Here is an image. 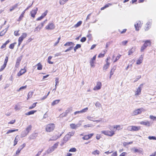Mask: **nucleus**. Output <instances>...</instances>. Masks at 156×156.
I'll use <instances>...</instances> for the list:
<instances>
[{"label":"nucleus","mask_w":156,"mask_h":156,"mask_svg":"<svg viewBox=\"0 0 156 156\" xmlns=\"http://www.w3.org/2000/svg\"><path fill=\"white\" fill-rule=\"evenodd\" d=\"M106 63L105 64L103 67V69H107L109 67L110 63H109L108 62L106 61Z\"/></svg>","instance_id":"5701e85b"},{"label":"nucleus","mask_w":156,"mask_h":156,"mask_svg":"<svg viewBox=\"0 0 156 156\" xmlns=\"http://www.w3.org/2000/svg\"><path fill=\"white\" fill-rule=\"evenodd\" d=\"M25 12V11H24L22 12L21 15L20 16L19 18L17 20V21H20L22 19V18L23 17L24 14Z\"/></svg>","instance_id":"a878e982"},{"label":"nucleus","mask_w":156,"mask_h":156,"mask_svg":"<svg viewBox=\"0 0 156 156\" xmlns=\"http://www.w3.org/2000/svg\"><path fill=\"white\" fill-rule=\"evenodd\" d=\"M38 10V9L37 8H36V9L33 10L30 12V14L31 16L34 18L35 16V15L36 14L37 11Z\"/></svg>","instance_id":"f8f14e48"},{"label":"nucleus","mask_w":156,"mask_h":156,"mask_svg":"<svg viewBox=\"0 0 156 156\" xmlns=\"http://www.w3.org/2000/svg\"><path fill=\"white\" fill-rule=\"evenodd\" d=\"M113 127H113L110 126H108V128L110 130V131H114V129H113Z\"/></svg>","instance_id":"774afa93"},{"label":"nucleus","mask_w":156,"mask_h":156,"mask_svg":"<svg viewBox=\"0 0 156 156\" xmlns=\"http://www.w3.org/2000/svg\"><path fill=\"white\" fill-rule=\"evenodd\" d=\"M146 48L145 47L144 45H143L142 46L140 49V51L141 52H143L144 51V50Z\"/></svg>","instance_id":"0e129e2a"},{"label":"nucleus","mask_w":156,"mask_h":156,"mask_svg":"<svg viewBox=\"0 0 156 156\" xmlns=\"http://www.w3.org/2000/svg\"><path fill=\"white\" fill-rule=\"evenodd\" d=\"M76 151V149L75 147L71 148L69 150V152H75Z\"/></svg>","instance_id":"ea45409f"},{"label":"nucleus","mask_w":156,"mask_h":156,"mask_svg":"<svg viewBox=\"0 0 156 156\" xmlns=\"http://www.w3.org/2000/svg\"><path fill=\"white\" fill-rule=\"evenodd\" d=\"M32 126L31 125H29L26 128L25 131H23L22 133V135L23 137L25 136L28 134L29 132L31 129Z\"/></svg>","instance_id":"f03ea898"},{"label":"nucleus","mask_w":156,"mask_h":156,"mask_svg":"<svg viewBox=\"0 0 156 156\" xmlns=\"http://www.w3.org/2000/svg\"><path fill=\"white\" fill-rule=\"evenodd\" d=\"M94 61H92L90 60V65L91 67H94L95 66L94 65Z\"/></svg>","instance_id":"4d7b16f0"},{"label":"nucleus","mask_w":156,"mask_h":156,"mask_svg":"<svg viewBox=\"0 0 156 156\" xmlns=\"http://www.w3.org/2000/svg\"><path fill=\"white\" fill-rule=\"evenodd\" d=\"M73 108L72 107L68 108V109L66 111V112L65 113V114L67 115L68 114L69 112L70 111L72 110Z\"/></svg>","instance_id":"7c9ffc66"},{"label":"nucleus","mask_w":156,"mask_h":156,"mask_svg":"<svg viewBox=\"0 0 156 156\" xmlns=\"http://www.w3.org/2000/svg\"><path fill=\"white\" fill-rule=\"evenodd\" d=\"M37 103V102H36V103H33L31 106H30L29 107V109H32L33 108H34L36 106V104Z\"/></svg>","instance_id":"79ce46f5"},{"label":"nucleus","mask_w":156,"mask_h":156,"mask_svg":"<svg viewBox=\"0 0 156 156\" xmlns=\"http://www.w3.org/2000/svg\"><path fill=\"white\" fill-rule=\"evenodd\" d=\"M54 150L51 147L49 148V149H48L47 151V153L48 154L51 153Z\"/></svg>","instance_id":"f704fd0d"},{"label":"nucleus","mask_w":156,"mask_h":156,"mask_svg":"<svg viewBox=\"0 0 156 156\" xmlns=\"http://www.w3.org/2000/svg\"><path fill=\"white\" fill-rule=\"evenodd\" d=\"M128 42L127 41H123L122 42V45H125Z\"/></svg>","instance_id":"e2e57ef3"},{"label":"nucleus","mask_w":156,"mask_h":156,"mask_svg":"<svg viewBox=\"0 0 156 156\" xmlns=\"http://www.w3.org/2000/svg\"><path fill=\"white\" fill-rule=\"evenodd\" d=\"M58 144L56 143L53 146L51 147L54 150H55L56 148H57L58 146Z\"/></svg>","instance_id":"8fccbe9b"},{"label":"nucleus","mask_w":156,"mask_h":156,"mask_svg":"<svg viewBox=\"0 0 156 156\" xmlns=\"http://www.w3.org/2000/svg\"><path fill=\"white\" fill-rule=\"evenodd\" d=\"M19 30L17 31H15L14 33V34L16 36H18L20 35V34L19 33Z\"/></svg>","instance_id":"bf43d9fd"},{"label":"nucleus","mask_w":156,"mask_h":156,"mask_svg":"<svg viewBox=\"0 0 156 156\" xmlns=\"http://www.w3.org/2000/svg\"><path fill=\"white\" fill-rule=\"evenodd\" d=\"M18 6V4H16L15 5L12 6L10 9V11H12Z\"/></svg>","instance_id":"2f4dec72"},{"label":"nucleus","mask_w":156,"mask_h":156,"mask_svg":"<svg viewBox=\"0 0 156 156\" xmlns=\"http://www.w3.org/2000/svg\"><path fill=\"white\" fill-rule=\"evenodd\" d=\"M37 112L36 110H32L30 111L27 113H25V115H32Z\"/></svg>","instance_id":"412c9836"},{"label":"nucleus","mask_w":156,"mask_h":156,"mask_svg":"<svg viewBox=\"0 0 156 156\" xmlns=\"http://www.w3.org/2000/svg\"><path fill=\"white\" fill-rule=\"evenodd\" d=\"M22 57H19L17 59L16 61V63L15 65V67L16 68L18 67L19 66L20 62L22 59Z\"/></svg>","instance_id":"ddd939ff"},{"label":"nucleus","mask_w":156,"mask_h":156,"mask_svg":"<svg viewBox=\"0 0 156 156\" xmlns=\"http://www.w3.org/2000/svg\"><path fill=\"white\" fill-rule=\"evenodd\" d=\"M33 92H29L28 94V99L29 98H30L33 95Z\"/></svg>","instance_id":"09e8293b"},{"label":"nucleus","mask_w":156,"mask_h":156,"mask_svg":"<svg viewBox=\"0 0 156 156\" xmlns=\"http://www.w3.org/2000/svg\"><path fill=\"white\" fill-rule=\"evenodd\" d=\"M18 130V129L9 130H8L7 131V132L6 134H9V133H12V132H14L17 131Z\"/></svg>","instance_id":"473e14b6"},{"label":"nucleus","mask_w":156,"mask_h":156,"mask_svg":"<svg viewBox=\"0 0 156 156\" xmlns=\"http://www.w3.org/2000/svg\"><path fill=\"white\" fill-rule=\"evenodd\" d=\"M55 128L54 124L53 123L48 125L46 127V130L48 132H50L53 130Z\"/></svg>","instance_id":"7ed1b4c3"},{"label":"nucleus","mask_w":156,"mask_h":156,"mask_svg":"<svg viewBox=\"0 0 156 156\" xmlns=\"http://www.w3.org/2000/svg\"><path fill=\"white\" fill-rule=\"evenodd\" d=\"M70 136H69V134H66L63 138L62 144L66 143L70 138Z\"/></svg>","instance_id":"9d476101"},{"label":"nucleus","mask_w":156,"mask_h":156,"mask_svg":"<svg viewBox=\"0 0 156 156\" xmlns=\"http://www.w3.org/2000/svg\"><path fill=\"white\" fill-rule=\"evenodd\" d=\"M6 65L4 63L3 65L1 66V68L0 69V72L2 71L6 67Z\"/></svg>","instance_id":"a19ab883"},{"label":"nucleus","mask_w":156,"mask_h":156,"mask_svg":"<svg viewBox=\"0 0 156 156\" xmlns=\"http://www.w3.org/2000/svg\"><path fill=\"white\" fill-rule=\"evenodd\" d=\"M37 133H33L30 136L29 138L30 140L34 139L37 137Z\"/></svg>","instance_id":"2eb2a0df"},{"label":"nucleus","mask_w":156,"mask_h":156,"mask_svg":"<svg viewBox=\"0 0 156 156\" xmlns=\"http://www.w3.org/2000/svg\"><path fill=\"white\" fill-rule=\"evenodd\" d=\"M26 144L24 143L23 145H21L20 146V147L18 148L17 150L16 151V155H18L19 153H20V151L25 146Z\"/></svg>","instance_id":"6e6552de"},{"label":"nucleus","mask_w":156,"mask_h":156,"mask_svg":"<svg viewBox=\"0 0 156 156\" xmlns=\"http://www.w3.org/2000/svg\"><path fill=\"white\" fill-rule=\"evenodd\" d=\"M148 138L149 140H156V137L154 136H149Z\"/></svg>","instance_id":"603ef678"},{"label":"nucleus","mask_w":156,"mask_h":156,"mask_svg":"<svg viewBox=\"0 0 156 156\" xmlns=\"http://www.w3.org/2000/svg\"><path fill=\"white\" fill-rule=\"evenodd\" d=\"M60 101V100H56L54 101L51 103V105L54 106L57 104H58Z\"/></svg>","instance_id":"393cba45"},{"label":"nucleus","mask_w":156,"mask_h":156,"mask_svg":"<svg viewBox=\"0 0 156 156\" xmlns=\"http://www.w3.org/2000/svg\"><path fill=\"white\" fill-rule=\"evenodd\" d=\"M115 131H101L102 133L105 135L109 136H112L115 134Z\"/></svg>","instance_id":"f257e3e1"},{"label":"nucleus","mask_w":156,"mask_h":156,"mask_svg":"<svg viewBox=\"0 0 156 156\" xmlns=\"http://www.w3.org/2000/svg\"><path fill=\"white\" fill-rule=\"evenodd\" d=\"M140 129V126H128L127 128V129L130 131H137Z\"/></svg>","instance_id":"20e7f679"},{"label":"nucleus","mask_w":156,"mask_h":156,"mask_svg":"<svg viewBox=\"0 0 156 156\" xmlns=\"http://www.w3.org/2000/svg\"><path fill=\"white\" fill-rule=\"evenodd\" d=\"M18 130V129L9 130H8L7 131V132L6 134H9V133H12V132H14L17 131Z\"/></svg>","instance_id":"72a5a7b5"},{"label":"nucleus","mask_w":156,"mask_h":156,"mask_svg":"<svg viewBox=\"0 0 156 156\" xmlns=\"http://www.w3.org/2000/svg\"><path fill=\"white\" fill-rule=\"evenodd\" d=\"M68 0H60V4L61 5H63Z\"/></svg>","instance_id":"c9c22d12"},{"label":"nucleus","mask_w":156,"mask_h":156,"mask_svg":"<svg viewBox=\"0 0 156 156\" xmlns=\"http://www.w3.org/2000/svg\"><path fill=\"white\" fill-rule=\"evenodd\" d=\"M27 36V34L26 33H23L22 34L21 36L19 37L18 41L22 42L23 41L24 38Z\"/></svg>","instance_id":"9b49d317"},{"label":"nucleus","mask_w":156,"mask_h":156,"mask_svg":"<svg viewBox=\"0 0 156 156\" xmlns=\"http://www.w3.org/2000/svg\"><path fill=\"white\" fill-rule=\"evenodd\" d=\"M44 24V22H42L41 23V24L38 25V27H39V30L43 27Z\"/></svg>","instance_id":"37998d69"},{"label":"nucleus","mask_w":156,"mask_h":156,"mask_svg":"<svg viewBox=\"0 0 156 156\" xmlns=\"http://www.w3.org/2000/svg\"><path fill=\"white\" fill-rule=\"evenodd\" d=\"M82 21H79L76 25H75V27H78L80 26L82 24Z\"/></svg>","instance_id":"4c0bfd02"},{"label":"nucleus","mask_w":156,"mask_h":156,"mask_svg":"<svg viewBox=\"0 0 156 156\" xmlns=\"http://www.w3.org/2000/svg\"><path fill=\"white\" fill-rule=\"evenodd\" d=\"M86 40V37H82L80 40V41L81 42H85Z\"/></svg>","instance_id":"680f3d73"},{"label":"nucleus","mask_w":156,"mask_h":156,"mask_svg":"<svg viewBox=\"0 0 156 156\" xmlns=\"http://www.w3.org/2000/svg\"><path fill=\"white\" fill-rule=\"evenodd\" d=\"M142 108H140L135 110L133 112V115H136L141 114V113L142 110Z\"/></svg>","instance_id":"1a4fd4ad"},{"label":"nucleus","mask_w":156,"mask_h":156,"mask_svg":"<svg viewBox=\"0 0 156 156\" xmlns=\"http://www.w3.org/2000/svg\"><path fill=\"white\" fill-rule=\"evenodd\" d=\"M116 66H113V67H112V68L111 69L110 72V74H111V75H112L114 73L116 69Z\"/></svg>","instance_id":"4be33fe9"},{"label":"nucleus","mask_w":156,"mask_h":156,"mask_svg":"<svg viewBox=\"0 0 156 156\" xmlns=\"http://www.w3.org/2000/svg\"><path fill=\"white\" fill-rule=\"evenodd\" d=\"M27 87L26 85L24 86H22L19 89L17 90L18 91H20L22 90L25 89Z\"/></svg>","instance_id":"c03bdc74"},{"label":"nucleus","mask_w":156,"mask_h":156,"mask_svg":"<svg viewBox=\"0 0 156 156\" xmlns=\"http://www.w3.org/2000/svg\"><path fill=\"white\" fill-rule=\"evenodd\" d=\"M104 54L100 53L98 56V58H101L103 57L105 53V51H104Z\"/></svg>","instance_id":"5fc2aeb1"},{"label":"nucleus","mask_w":156,"mask_h":156,"mask_svg":"<svg viewBox=\"0 0 156 156\" xmlns=\"http://www.w3.org/2000/svg\"><path fill=\"white\" fill-rule=\"evenodd\" d=\"M101 83L100 82H98L96 86L94 88V89H95V88H96L97 90H99L101 88Z\"/></svg>","instance_id":"f3484780"},{"label":"nucleus","mask_w":156,"mask_h":156,"mask_svg":"<svg viewBox=\"0 0 156 156\" xmlns=\"http://www.w3.org/2000/svg\"><path fill=\"white\" fill-rule=\"evenodd\" d=\"M100 153V151H98V150H95V151H93V152H92V154H94V155H95V154H99Z\"/></svg>","instance_id":"49530a36"},{"label":"nucleus","mask_w":156,"mask_h":156,"mask_svg":"<svg viewBox=\"0 0 156 156\" xmlns=\"http://www.w3.org/2000/svg\"><path fill=\"white\" fill-rule=\"evenodd\" d=\"M62 133H62L59 136H56L55 137V138H54V136L52 137L51 138V139H50V140H56V139H58V138L62 136Z\"/></svg>","instance_id":"c85d7f7f"},{"label":"nucleus","mask_w":156,"mask_h":156,"mask_svg":"<svg viewBox=\"0 0 156 156\" xmlns=\"http://www.w3.org/2000/svg\"><path fill=\"white\" fill-rule=\"evenodd\" d=\"M134 26L136 28V30L138 31L139 30V28L141 26V22L139 21H137L136 23L135 24Z\"/></svg>","instance_id":"0eeeda50"},{"label":"nucleus","mask_w":156,"mask_h":156,"mask_svg":"<svg viewBox=\"0 0 156 156\" xmlns=\"http://www.w3.org/2000/svg\"><path fill=\"white\" fill-rule=\"evenodd\" d=\"M43 150L42 149H41V151H39L38 152V153L35 156H39L41 154L42 152L43 151Z\"/></svg>","instance_id":"338daca9"},{"label":"nucleus","mask_w":156,"mask_h":156,"mask_svg":"<svg viewBox=\"0 0 156 156\" xmlns=\"http://www.w3.org/2000/svg\"><path fill=\"white\" fill-rule=\"evenodd\" d=\"M8 30V28H5L4 30L1 32L0 33V36H2L6 33Z\"/></svg>","instance_id":"b1692460"},{"label":"nucleus","mask_w":156,"mask_h":156,"mask_svg":"<svg viewBox=\"0 0 156 156\" xmlns=\"http://www.w3.org/2000/svg\"><path fill=\"white\" fill-rule=\"evenodd\" d=\"M48 12V11L46 10L44 13H42L41 16L43 18H44L47 14Z\"/></svg>","instance_id":"a18cd8bd"},{"label":"nucleus","mask_w":156,"mask_h":156,"mask_svg":"<svg viewBox=\"0 0 156 156\" xmlns=\"http://www.w3.org/2000/svg\"><path fill=\"white\" fill-rule=\"evenodd\" d=\"M16 44V43H14L10 45L9 46V48L12 49H13L14 48V47L15 46V44Z\"/></svg>","instance_id":"58836bf2"},{"label":"nucleus","mask_w":156,"mask_h":156,"mask_svg":"<svg viewBox=\"0 0 156 156\" xmlns=\"http://www.w3.org/2000/svg\"><path fill=\"white\" fill-rule=\"evenodd\" d=\"M26 71L25 69H22L20 72H19L17 74V76H20L22 75Z\"/></svg>","instance_id":"a211bd4d"},{"label":"nucleus","mask_w":156,"mask_h":156,"mask_svg":"<svg viewBox=\"0 0 156 156\" xmlns=\"http://www.w3.org/2000/svg\"><path fill=\"white\" fill-rule=\"evenodd\" d=\"M18 141V139L17 138V136H16L15 137V140H14V143L13 145L14 146H15L17 143V142Z\"/></svg>","instance_id":"de8ad7c7"},{"label":"nucleus","mask_w":156,"mask_h":156,"mask_svg":"<svg viewBox=\"0 0 156 156\" xmlns=\"http://www.w3.org/2000/svg\"><path fill=\"white\" fill-rule=\"evenodd\" d=\"M95 105L97 107L99 108L100 106H101V104L99 103V102L98 101H97L96 103L95 104Z\"/></svg>","instance_id":"6e6d98bb"},{"label":"nucleus","mask_w":156,"mask_h":156,"mask_svg":"<svg viewBox=\"0 0 156 156\" xmlns=\"http://www.w3.org/2000/svg\"><path fill=\"white\" fill-rule=\"evenodd\" d=\"M71 128L73 129H76V124L73 123L71 124L70 125Z\"/></svg>","instance_id":"e433bc0d"},{"label":"nucleus","mask_w":156,"mask_h":156,"mask_svg":"<svg viewBox=\"0 0 156 156\" xmlns=\"http://www.w3.org/2000/svg\"><path fill=\"white\" fill-rule=\"evenodd\" d=\"M143 55H141L139 59L137 60L136 64L138 65L140 64L142 62L143 60Z\"/></svg>","instance_id":"dca6fc26"},{"label":"nucleus","mask_w":156,"mask_h":156,"mask_svg":"<svg viewBox=\"0 0 156 156\" xmlns=\"http://www.w3.org/2000/svg\"><path fill=\"white\" fill-rule=\"evenodd\" d=\"M74 133H75L74 131H72L71 132H69V133L68 134H69V136H70V137H71V136H73Z\"/></svg>","instance_id":"13d9d810"},{"label":"nucleus","mask_w":156,"mask_h":156,"mask_svg":"<svg viewBox=\"0 0 156 156\" xmlns=\"http://www.w3.org/2000/svg\"><path fill=\"white\" fill-rule=\"evenodd\" d=\"M88 109V108L87 107L85 108H84V109H83L82 110H81V113H84L85 112H86L87 111Z\"/></svg>","instance_id":"864d4df0"},{"label":"nucleus","mask_w":156,"mask_h":156,"mask_svg":"<svg viewBox=\"0 0 156 156\" xmlns=\"http://www.w3.org/2000/svg\"><path fill=\"white\" fill-rule=\"evenodd\" d=\"M55 26L52 23H50L45 27V29L47 30H52L55 29Z\"/></svg>","instance_id":"39448f33"},{"label":"nucleus","mask_w":156,"mask_h":156,"mask_svg":"<svg viewBox=\"0 0 156 156\" xmlns=\"http://www.w3.org/2000/svg\"><path fill=\"white\" fill-rule=\"evenodd\" d=\"M143 84H141L139 87L136 90L135 92V95H139L141 93L142 90L141 87L143 86Z\"/></svg>","instance_id":"423d86ee"},{"label":"nucleus","mask_w":156,"mask_h":156,"mask_svg":"<svg viewBox=\"0 0 156 156\" xmlns=\"http://www.w3.org/2000/svg\"><path fill=\"white\" fill-rule=\"evenodd\" d=\"M83 139L84 140H87L88 139H90V137H89V136H88V135H86L84 136L83 137Z\"/></svg>","instance_id":"3c124183"},{"label":"nucleus","mask_w":156,"mask_h":156,"mask_svg":"<svg viewBox=\"0 0 156 156\" xmlns=\"http://www.w3.org/2000/svg\"><path fill=\"white\" fill-rule=\"evenodd\" d=\"M145 47L147 48L148 45H151V42L150 40H147L145 41L143 45Z\"/></svg>","instance_id":"4468645a"},{"label":"nucleus","mask_w":156,"mask_h":156,"mask_svg":"<svg viewBox=\"0 0 156 156\" xmlns=\"http://www.w3.org/2000/svg\"><path fill=\"white\" fill-rule=\"evenodd\" d=\"M136 49V48L135 47H133L131 48V49H130L128 51V55H132L133 52H134Z\"/></svg>","instance_id":"aec40b11"},{"label":"nucleus","mask_w":156,"mask_h":156,"mask_svg":"<svg viewBox=\"0 0 156 156\" xmlns=\"http://www.w3.org/2000/svg\"><path fill=\"white\" fill-rule=\"evenodd\" d=\"M71 45H72V46H73L74 45V44L72 42H67V43H66L64 45L65 46H71Z\"/></svg>","instance_id":"cd10ccee"},{"label":"nucleus","mask_w":156,"mask_h":156,"mask_svg":"<svg viewBox=\"0 0 156 156\" xmlns=\"http://www.w3.org/2000/svg\"><path fill=\"white\" fill-rule=\"evenodd\" d=\"M8 56H6L5 57V60L4 62V64L7 65V63L8 62Z\"/></svg>","instance_id":"052dcab7"},{"label":"nucleus","mask_w":156,"mask_h":156,"mask_svg":"<svg viewBox=\"0 0 156 156\" xmlns=\"http://www.w3.org/2000/svg\"><path fill=\"white\" fill-rule=\"evenodd\" d=\"M36 66H37V69L39 70H41L42 69V66L40 63H38Z\"/></svg>","instance_id":"bb28decb"},{"label":"nucleus","mask_w":156,"mask_h":156,"mask_svg":"<svg viewBox=\"0 0 156 156\" xmlns=\"http://www.w3.org/2000/svg\"><path fill=\"white\" fill-rule=\"evenodd\" d=\"M52 56H49L48 59V62L50 64H53V62L50 61V60L51 59Z\"/></svg>","instance_id":"c756f323"},{"label":"nucleus","mask_w":156,"mask_h":156,"mask_svg":"<svg viewBox=\"0 0 156 156\" xmlns=\"http://www.w3.org/2000/svg\"><path fill=\"white\" fill-rule=\"evenodd\" d=\"M140 124L141 125H144L148 126H150V123L148 121L141 122Z\"/></svg>","instance_id":"6ab92c4d"},{"label":"nucleus","mask_w":156,"mask_h":156,"mask_svg":"<svg viewBox=\"0 0 156 156\" xmlns=\"http://www.w3.org/2000/svg\"><path fill=\"white\" fill-rule=\"evenodd\" d=\"M120 56H121V55L117 56L116 57L114 61V62H116L120 58Z\"/></svg>","instance_id":"69168bd1"}]
</instances>
